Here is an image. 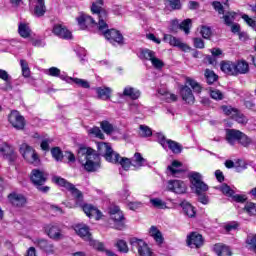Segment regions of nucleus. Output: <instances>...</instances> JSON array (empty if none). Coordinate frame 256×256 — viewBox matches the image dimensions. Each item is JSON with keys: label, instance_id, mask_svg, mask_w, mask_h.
Returning <instances> with one entry per match:
<instances>
[{"label": "nucleus", "instance_id": "nucleus-5", "mask_svg": "<svg viewBox=\"0 0 256 256\" xmlns=\"http://www.w3.org/2000/svg\"><path fill=\"white\" fill-rule=\"evenodd\" d=\"M97 150L100 155H104L106 161L108 163H118L119 162V153L113 151L111 145L106 142H98L97 143Z\"/></svg>", "mask_w": 256, "mask_h": 256}, {"label": "nucleus", "instance_id": "nucleus-9", "mask_svg": "<svg viewBox=\"0 0 256 256\" xmlns=\"http://www.w3.org/2000/svg\"><path fill=\"white\" fill-rule=\"evenodd\" d=\"M8 121L10 125H12V127L18 131L25 129V118L17 110H13L9 114Z\"/></svg>", "mask_w": 256, "mask_h": 256}, {"label": "nucleus", "instance_id": "nucleus-38", "mask_svg": "<svg viewBox=\"0 0 256 256\" xmlns=\"http://www.w3.org/2000/svg\"><path fill=\"white\" fill-rule=\"evenodd\" d=\"M155 52L153 50L150 49H144L140 51V59H145L146 61H152L154 56H155Z\"/></svg>", "mask_w": 256, "mask_h": 256}, {"label": "nucleus", "instance_id": "nucleus-22", "mask_svg": "<svg viewBox=\"0 0 256 256\" xmlns=\"http://www.w3.org/2000/svg\"><path fill=\"white\" fill-rule=\"evenodd\" d=\"M175 29H181L186 35H189V30L191 29V19H186L179 24V20H172V31Z\"/></svg>", "mask_w": 256, "mask_h": 256}, {"label": "nucleus", "instance_id": "nucleus-13", "mask_svg": "<svg viewBox=\"0 0 256 256\" xmlns=\"http://www.w3.org/2000/svg\"><path fill=\"white\" fill-rule=\"evenodd\" d=\"M168 191H172V193H177L178 195H182L187 191V185L185 182L181 180H169L167 184Z\"/></svg>", "mask_w": 256, "mask_h": 256}, {"label": "nucleus", "instance_id": "nucleus-23", "mask_svg": "<svg viewBox=\"0 0 256 256\" xmlns=\"http://www.w3.org/2000/svg\"><path fill=\"white\" fill-rule=\"evenodd\" d=\"M241 135V131L236 129H228L226 130V141L229 145H235L239 143V137Z\"/></svg>", "mask_w": 256, "mask_h": 256}, {"label": "nucleus", "instance_id": "nucleus-51", "mask_svg": "<svg viewBox=\"0 0 256 256\" xmlns=\"http://www.w3.org/2000/svg\"><path fill=\"white\" fill-rule=\"evenodd\" d=\"M20 65L23 77H29L31 75V70H29V64L27 63V61L20 60Z\"/></svg>", "mask_w": 256, "mask_h": 256}, {"label": "nucleus", "instance_id": "nucleus-17", "mask_svg": "<svg viewBox=\"0 0 256 256\" xmlns=\"http://www.w3.org/2000/svg\"><path fill=\"white\" fill-rule=\"evenodd\" d=\"M31 181L34 185H44V183L47 181V173L39 169H34L31 172Z\"/></svg>", "mask_w": 256, "mask_h": 256}, {"label": "nucleus", "instance_id": "nucleus-15", "mask_svg": "<svg viewBox=\"0 0 256 256\" xmlns=\"http://www.w3.org/2000/svg\"><path fill=\"white\" fill-rule=\"evenodd\" d=\"M0 153L4 159H7L10 162L15 161L17 159V154H15V150L9 145L7 142H3L0 145Z\"/></svg>", "mask_w": 256, "mask_h": 256}, {"label": "nucleus", "instance_id": "nucleus-47", "mask_svg": "<svg viewBox=\"0 0 256 256\" xmlns=\"http://www.w3.org/2000/svg\"><path fill=\"white\" fill-rule=\"evenodd\" d=\"M89 135H94L98 139H105V134L101 131L99 127H93L88 130Z\"/></svg>", "mask_w": 256, "mask_h": 256}, {"label": "nucleus", "instance_id": "nucleus-20", "mask_svg": "<svg viewBox=\"0 0 256 256\" xmlns=\"http://www.w3.org/2000/svg\"><path fill=\"white\" fill-rule=\"evenodd\" d=\"M53 33L57 37H60V39H72L73 38V34H71V31H69L67 28H65L61 24L54 25Z\"/></svg>", "mask_w": 256, "mask_h": 256}, {"label": "nucleus", "instance_id": "nucleus-16", "mask_svg": "<svg viewBox=\"0 0 256 256\" xmlns=\"http://www.w3.org/2000/svg\"><path fill=\"white\" fill-rule=\"evenodd\" d=\"M74 231L78 236L81 237V239H83L84 241H87L88 243L89 241H91V239H93V236L91 235V231L89 230V226L85 224H77L74 227Z\"/></svg>", "mask_w": 256, "mask_h": 256}, {"label": "nucleus", "instance_id": "nucleus-48", "mask_svg": "<svg viewBox=\"0 0 256 256\" xmlns=\"http://www.w3.org/2000/svg\"><path fill=\"white\" fill-rule=\"evenodd\" d=\"M224 23L225 25L231 26L233 25V22L235 21V12H227L224 16Z\"/></svg>", "mask_w": 256, "mask_h": 256}, {"label": "nucleus", "instance_id": "nucleus-42", "mask_svg": "<svg viewBox=\"0 0 256 256\" xmlns=\"http://www.w3.org/2000/svg\"><path fill=\"white\" fill-rule=\"evenodd\" d=\"M100 127L106 135H111V133L115 131V127H113V124L109 123V121H102Z\"/></svg>", "mask_w": 256, "mask_h": 256}, {"label": "nucleus", "instance_id": "nucleus-11", "mask_svg": "<svg viewBox=\"0 0 256 256\" xmlns=\"http://www.w3.org/2000/svg\"><path fill=\"white\" fill-rule=\"evenodd\" d=\"M45 233L48 235L50 239H53L54 241H61L65 237L63 235V231L61 228H59V225L57 224H48L44 227Z\"/></svg>", "mask_w": 256, "mask_h": 256}, {"label": "nucleus", "instance_id": "nucleus-1", "mask_svg": "<svg viewBox=\"0 0 256 256\" xmlns=\"http://www.w3.org/2000/svg\"><path fill=\"white\" fill-rule=\"evenodd\" d=\"M53 183H56V185H59L60 187H64L68 191H70L71 195L75 199V207H81L87 215V217L96 219V221H99L101 217H103V213L97 209V207L91 205V204H83V193L79 191V189L75 188V185L67 182L65 178H61L59 176H54L52 178Z\"/></svg>", "mask_w": 256, "mask_h": 256}, {"label": "nucleus", "instance_id": "nucleus-31", "mask_svg": "<svg viewBox=\"0 0 256 256\" xmlns=\"http://www.w3.org/2000/svg\"><path fill=\"white\" fill-rule=\"evenodd\" d=\"M123 95L125 97H130V99H137L141 97V92L131 86H127L124 88Z\"/></svg>", "mask_w": 256, "mask_h": 256}, {"label": "nucleus", "instance_id": "nucleus-18", "mask_svg": "<svg viewBox=\"0 0 256 256\" xmlns=\"http://www.w3.org/2000/svg\"><path fill=\"white\" fill-rule=\"evenodd\" d=\"M76 20L80 29H87V27H95L97 25L95 20L87 14H80Z\"/></svg>", "mask_w": 256, "mask_h": 256}, {"label": "nucleus", "instance_id": "nucleus-27", "mask_svg": "<svg viewBox=\"0 0 256 256\" xmlns=\"http://www.w3.org/2000/svg\"><path fill=\"white\" fill-rule=\"evenodd\" d=\"M131 161L134 169H141V167H145L146 160L141 156V153H135L131 158Z\"/></svg>", "mask_w": 256, "mask_h": 256}, {"label": "nucleus", "instance_id": "nucleus-14", "mask_svg": "<svg viewBox=\"0 0 256 256\" xmlns=\"http://www.w3.org/2000/svg\"><path fill=\"white\" fill-rule=\"evenodd\" d=\"M186 242L191 249H199L203 247V236L197 232H192L187 236Z\"/></svg>", "mask_w": 256, "mask_h": 256}, {"label": "nucleus", "instance_id": "nucleus-50", "mask_svg": "<svg viewBox=\"0 0 256 256\" xmlns=\"http://www.w3.org/2000/svg\"><path fill=\"white\" fill-rule=\"evenodd\" d=\"M244 211H246V213L248 215H256V204L253 202H247L245 207H244Z\"/></svg>", "mask_w": 256, "mask_h": 256}, {"label": "nucleus", "instance_id": "nucleus-56", "mask_svg": "<svg viewBox=\"0 0 256 256\" xmlns=\"http://www.w3.org/2000/svg\"><path fill=\"white\" fill-rule=\"evenodd\" d=\"M150 203L153 207H157V209H165V202L159 198L150 199Z\"/></svg>", "mask_w": 256, "mask_h": 256}, {"label": "nucleus", "instance_id": "nucleus-25", "mask_svg": "<svg viewBox=\"0 0 256 256\" xmlns=\"http://www.w3.org/2000/svg\"><path fill=\"white\" fill-rule=\"evenodd\" d=\"M220 69L226 75H237V70H235V63L232 61H222L220 63Z\"/></svg>", "mask_w": 256, "mask_h": 256}, {"label": "nucleus", "instance_id": "nucleus-37", "mask_svg": "<svg viewBox=\"0 0 256 256\" xmlns=\"http://www.w3.org/2000/svg\"><path fill=\"white\" fill-rule=\"evenodd\" d=\"M167 147L170 149V151H172V153H175V154H179L182 151V148H181L180 144L177 143L176 141L171 140V139L167 140L166 148Z\"/></svg>", "mask_w": 256, "mask_h": 256}, {"label": "nucleus", "instance_id": "nucleus-49", "mask_svg": "<svg viewBox=\"0 0 256 256\" xmlns=\"http://www.w3.org/2000/svg\"><path fill=\"white\" fill-rule=\"evenodd\" d=\"M116 247L120 253H129V246H127V242H125V240H118Z\"/></svg>", "mask_w": 256, "mask_h": 256}, {"label": "nucleus", "instance_id": "nucleus-3", "mask_svg": "<svg viewBox=\"0 0 256 256\" xmlns=\"http://www.w3.org/2000/svg\"><path fill=\"white\" fill-rule=\"evenodd\" d=\"M78 161L89 173L97 171L101 167V158L92 148L80 147L78 150Z\"/></svg>", "mask_w": 256, "mask_h": 256}, {"label": "nucleus", "instance_id": "nucleus-21", "mask_svg": "<svg viewBox=\"0 0 256 256\" xmlns=\"http://www.w3.org/2000/svg\"><path fill=\"white\" fill-rule=\"evenodd\" d=\"M10 203L14 205V207H24L27 203V198L23 196V194H19L17 192H13L8 196Z\"/></svg>", "mask_w": 256, "mask_h": 256}, {"label": "nucleus", "instance_id": "nucleus-64", "mask_svg": "<svg viewBox=\"0 0 256 256\" xmlns=\"http://www.w3.org/2000/svg\"><path fill=\"white\" fill-rule=\"evenodd\" d=\"M0 79H2V81H5V83H9L11 81V76L7 71L0 69Z\"/></svg>", "mask_w": 256, "mask_h": 256}, {"label": "nucleus", "instance_id": "nucleus-8", "mask_svg": "<svg viewBox=\"0 0 256 256\" xmlns=\"http://www.w3.org/2000/svg\"><path fill=\"white\" fill-rule=\"evenodd\" d=\"M109 215L112 221H114V226L116 229L121 230L123 227H125V216L123 215V211H121L119 206H110Z\"/></svg>", "mask_w": 256, "mask_h": 256}, {"label": "nucleus", "instance_id": "nucleus-36", "mask_svg": "<svg viewBox=\"0 0 256 256\" xmlns=\"http://www.w3.org/2000/svg\"><path fill=\"white\" fill-rule=\"evenodd\" d=\"M181 207L188 217H195V207L191 205L189 202H182Z\"/></svg>", "mask_w": 256, "mask_h": 256}, {"label": "nucleus", "instance_id": "nucleus-7", "mask_svg": "<svg viewBox=\"0 0 256 256\" xmlns=\"http://www.w3.org/2000/svg\"><path fill=\"white\" fill-rule=\"evenodd\" d=\"M189 180L197 195H201V193L208 191L209 186L203 182V176L199 172H190Z\"/></svg>", "mask_w": 256, "mask_h": 256}, {"label": "nucleus", "instance_id": "nucleus-40", "mask_svg": "<svg viewBox=\"0 0 256 256\" xmlns=\"http://www.w3.org/2000/svg\"><path fill=\"white\" fill-rule=\"evenodd\" d=\"M204 75L208 85H212V83L217 81V74L213 70L206 69Z\"/></svg>", "mask_w": 256, "mask_h": 256}, {"label": "nucleus", "instance_id": "nucleus-43", "mask_svg": "<svg viewBox=\"0 0 256 256\" xmlns=\"http://www.w3.org/2000/svg\"><path fill=\"white\" fill-rule=\"evenodd\" d=\"M186 83L192 87L193 91L195 93H201L202 87L201 84L198 83L197 81L191 79V78H186Z\"/></svg>", "mask_w": 256, "mask_h": 256}, {"label": "nucleus", "instance_id": "nucleus-2", "mask_svg": "<svg viewBox=\"0 0 256 256\" xmlns=\"http://www.w3.org/2000/svg\"><path fill=\"white\" fill-rule=\"evenodd\" d=\"M91 12L96 13L98 15V30L103 33L105 39L112 44L118 43L121 45L123 43V35L116 29H110L107 21L109 19V15L107 14V10H101V6H97L96 3L91 6Z\"/></svg>", "mask_w": 256, "mask_h": 256}, {"label": "nucleus", "instance_id": "nucleus-6", "mask_svg": "<svg viewBox=\"0 0 256 256\" xmlns=\"http://www.w3.org/2000/svg\"><path fill=\"white\" fill-rule=\"evenodd\" d=\"M130 245L132 247V251H137L139 256H153V250H151L149 244L141 239L132 238L130 240Z\"/></svg>", "mask_w": 256, "mask_h": 256}, {"label": "nucleus", "instance_id": "nucleus-4", "mask_svg": "<svg viewBox=\"0 0 256 256\" xmlns=\"http://www.w3.org/2000/svg\"><path fill=\"white\" fill-rule=\"evenodd\" d=\"M19 151L27 163L35 166L39 165L41 160L39 159V154H37V151H35L33 147L29 146L27 143H22Z\"/></svg>", "mask_w": 256, "mask_h": 256}, {"label": "nucleus", "instance_id": "nucleus-41", "mask_svg": "<svg viewBox=\"0 0 256 256\" xmlns=\"http://www.w3.org/2000/svg\"><path fill=\"white\" fill-rule=\"evenodd\" d=\"M238 143L242 145V147H249V145L253 143V140H251L245 133L240 132Z\"/></svg>", "mask_w": 256, "mask_h": 256}, {"label": "nucleus", "instance_id": "nucleus-61", "mask_svg": "<svg viewBox=\"0 0 256 256\" xmlns=\"http://www.w3.org/2000/svg\"><path fill=\"white\" fill-rule=\"evenodd\" d=\"M230 197L232 201H235L236 203H245V201H247V196L245 195L232 194Z\"/></svg>", "mask_w": 256, "mask_h": 256}, {"label": "nucleus", "instance_id": "nucleus-62", "mask_svg": "<svg viewBox=\"0 0 256 256\" xmlns=\"http://www.w3.org/2000/svg\"><path fill=\"white\" fill-rule=\"evenodd\" d=\"M247 243L252 251L256 253V234L247 238Z\"/></svg>", "mask_w": 256, "mask_h": 256}, {"label": "nucleus", "instance_id": "nucleus-58", "mask_svg": "<svg viewBox=\"0 0 256 256\" xmlns=\"http://www.w3.org/2000/svg\"><path fill=\"white\" fill-rule=\"evenodd\" d=\"M156 137H157L158 143H160L163 149H167V141H169V139L165 138V135L161 133H157Z\"/></svg>", "mask_w": 256, "mask_h": 256}, {"label": "nucleus", "instance_id": "nucleus-39", "mask_svg": "<svg viewBox=\"0 0 256 256\" xmlns=\"http://www.w3.org/2000/svg\"><path fill=\"white\" fill-rule=\"evenodd\" d=\"M179 167H181V162L175 160L172 162L171 166H168V171H170L171 175L177 177L178 173H181V169H179Z\"/></svg>", "mask_w": 256, "mask_h": 256}, {"label": "nucleus", "instance_id": "nucleus-54", "mask_svg": "<svg viewBox=\"0 0 256 256\" xmlns=\"http://www.w3.org/2000/svg\"><path fill=\"white\" fill-rule=\"evenodd\" d=\"M200 33L204 39H209L213 32L211 31V27L209 26H202Z\"/></svg>", "mask_w": 256, "mask_h": 256}, {"label": "nucleus", "instance_id": "nucleus-59", "mask_svg": "<svg viewBox=\"0 0 256 256\" xmlns=\"http://www.w3.org/2000/svg\"><path fill=\"white\" fill-rule=\"evenodd\" d=\"M166 5H169L171 9H181V2L179 0H164Z\"/></svg>", "mask_w": 256, "mask_h": 256}, {"label": "nucleus", "instance_id": "nucleus-24", "mask_svg": "<svg viewBox=\"0 0 256 256\" xmlns=\"http://www.w3.org/2000/svg\"><path fill=\"white\" fill-rule=\"evenodd\" d=\"M180 94L183 101H185L189 105L195 103V96L193 95V91H191V88H189L188 86H183L180 89Z\"/></svg>", "mask_w": 256, "mask_h": 256}, {"label": "nucleus", "instance_id": "nucleus-19", "mask_svg": "<svg viewBox=\"0 0 256 256\" xmlns=\"http://www.w3.org/2000/svg\"><path fill=\"white\" fill-rule=\"evenodd\" d=\"M62 81H65L66 83H75L78 87H82V89H89L91 85L89 84V81L81 78H73L69 77L67 75L60 76Z\"/></svg>", "mask_w": 256, "mask_h": 256}, {"label": "nucleus", "instance_id": "nucleus-12", "mask_svg": "<svg viewBox=\"0 0 256 256\" xmlns=\"http://www.w3.org/2000/svg\"><path fill=\"white\" fill-rule=\"evenodd\" d=\"M163 41L165 43H169V45H171V47H178V49H180L181 51H184V52L191 51V47H189V45L185 44L179 38H177L171 34H165Z\"/></svg>", "mask_w": 256, "mask_h": 256}, {"label": "nucleus", "instance_id": "nucleus-10", "mask_svg": "<svg viewBox=\"0 0 256 256\" xmlns=\"http://www.w3.org/2000/svg\"><path fill=\"white\" fill-rule=\"evenodd\" d=\"M222 111L225 115H228V117L235 119V121H237V123H240L241 125L247 124V117H245L243 114L239 113V110H237L231 106H222Z\"/></svg>", "mask_w": 256, "mask_h": 256}, {"label": "nucleus", "instance_id": "nucleus-60", "mask_svg": "<svg viewBox=\"0 0 256 256\" xmlns=\"http://www.w3.org/2000/svg\"><path fill=\"white\" fill-rule=\"evenodd\" d=\"M51 143H53V139L51 138L43 139L40 144L42 151H49V145H51Z\"/></svg>", "mask_w": 256, "mask_h": 256}, {"label": "nucleus", "instance_id": "nucleus-26", "mask_svg": "<svg viewBox=\"0 0 256 256\" xmlns=\"http://www.w3.org/2000/svg\"><path fill=\"white\" fill-rule=\"evenodd\" d=\"M236 75H245L249 73V63L245 60H239L235 63Z\"/></svg>", "mask_w": 256, "mask_h": 256}, {"label": "nucleus", "instance_id": "nucleus-57", "mask_svg": "<svg viewBox=\"0 0 256 256\" xmlns=\"http://www.w3.org/2000/svg\"><path fill=\"white\" fill-rule=\"evenodd\" d=\"M88 243H90V245L93 246L94 249H97L98 251H105V244L93 240V238H91V241H89Z\"/></svg>", "mask_w": 256, "mask_h": 256}, {"label": "nucleus", "instance_id": "nucleus-45", "mask_svg": "<svg viewBox=\"0 0 256 256\" xmlns=\"http://www.w3.org/2000/svg\"><path fill=\"white\" fill-rule=\"evenodd\" d=\"M210 97L215 101H221L225 95L219 89H210Z\"/></svg>", "mask_w": 256, "mask_h": 256}, {"label": "nucleus", "instance_id": "nucleus-35", "mask_svg": "<svg viewBox=\"0 0 256 256\" xmlns=\"http://www.w3.org/2000/svg\"><path fill=\"white\" fill-rule=\"evenodd\" d=\"M121 165L122 169H124V171H129V169L132 166V161L131 159L129 158H122L120 155H119V158H118V162L114 163V165Z\"/></svg>", "mask_w": 256, "mask_h": 256}, {"label": "nucleus", "instance_id": "nucleus-29", "mask_svg": "<svg viewBox=\"0 0 256 256\" xmlns=\"http://www.w3.org/2000/svg\"><path fill=\"white\" fill-rule=\"evenodd\" d=\"M47 11L45 7V0H36V5L34 8L35 17H43Z\"/></svg>", "mask_w": 256, "mask_h": 256}, {"label": "nucleus", "instance_id": "nucleus-63", "mask_svg": "<svg viewBox=\"0 0 256 256\" xmlns=\"http://www.w3.org/2000/svg\"><path fill=\"white\" fill-rule=\"evenodd\" d=\"M128 208L131 211H137V209H141V207H143V203L136 201V202H128Z\"/></svg>", "mask_w": 256, "mask_h": 256}, {"label": "nucleus", "instance_id": "nucleus-32", "mask_svg": "<svg viewBox=\"0 0 256 256\" xmlns=\"http://www.w3.org/2000/svg\"><path fill=\"white\" fill-rule=\"evenodd\" d=\"M149 234L150 237H153V239L156 241L158 245H161V243H163V234H161V231H159L157 227L151 226Z\"/></svg>", "mask_w": 256, "mask_h": 256}, {"label": "nucleus", "instance_id": "nucleus-46", "mask_svg": "<svg viewBox=\"0 0 256 256\" xmlns=\"http://www.w3.org/2000/svg\"><path fill=\"white\" fill-rule=\"evenodd\" d=\"M139 129L140 137H151V135H153V131L151 128H149V126L140 125Z\"/></svg>", "mask_w": 256, "mask_h": 256}, {"label": "nucleus", "instance_id": "nucleus-30", "mask_svg": "<svg viewBox=\"0 0 256 256\" xmlns=\"http://www.w3.org/2000/svg\"><path fill=\"white\" fill-rule=\"evenodd\" d=\"M214 252L218 256H230L231 255V249H229L228 246L223 244H216L214 245Z\"/></svg>", "mask_w": 256, "mask_h": 256}, {"label": "nucleus", "instance_id": "nucleus-55", "mask_svg": "<svg viewBox=\"0 0 256 256\" xmlns=\"http://www.w3.org/2000/svg\"><path fill=\"white\" fill-rule=\"evenodd\" d=\"M221 191L224 195H226V197H233V195H235V191H233V189H231V187H229L227 184H223L221 186Z\"/></svg>", "mask_w": 256, "mask_h": 256}, {"label": "nucleus", "instance_id": "nucleus-53", "mask_svg": "<svg viewBox=\"0 0 256 256\" xmlns=\"http://www.w3.org/2000/svg\"><path fill=\"white\" fill-rule=\"evenodd\" d=\"M48 75H50V77H59L61 79V76L63 75H67L65 73L61 74V70L57 67H51L50 69H48Z\"/></svg>", "mask_w": 256, "mask_h": 256}, {"label": "nucleus", "instance_id": "nucleus-34", "mask_svg": "<svg viewBox=\"0 0 256 256\" xmlns=\"http://www.w3.org/2000/svg\"><path fill=\"white\" fill-rule=\"evenodd\" d=\"M18 33L24 39H27L28 37H30L31 36V28L29 27V24L20 23L18 26Z\"/></svg>", "mask_w": 256, "mask_h": 256}, {"label": "nucleus", "instance_id": "nucleus-44", "mask_svg": "<svg viewBox=\"0 0 256 256\" xmlns=\"http://www.w3.org/2000/svg\"><path fill=\"white\" fill-rule=\"evenodd\" d=\"M51 155L55 161H63V151H61V148L54 147L51 149Z\"/></svg>", "mask_w": 256, "mask_h": 256}, {"label": "nucleus", "instance_id": "nucleus-28", "mask_svg": "<svg viewBox=\"0 0 256 256\" xmlns=\"http://www.w3.org/2000/svg\"><path fill=\"white\" fill-rule=\"evenodd\" d=\"M38 247H40V249L45 251V253L48 255H53V253H55V246L47 240H39Z\"/></svg>", "mask_w": 256, "mask_h": 256}, {"label": "nucleus", "instance_id": "nucleus-52", "mask_svg": "<svg viewBox=\"0 0 256 256\" xmlns=\"http://www.w3.org/2000/svg\"><path fill=\"white\" fill-rule=\"evenodd\" d=\"M150 62L155 69H163V67H165V62H163V60L157 58V55H155L154 58H152V60H150Z\"/></svg>", "mask_w": 256, "mask_h": 256}, {"label": "nucleus", "instance_id": "nucleus-33", "mask_svg": "<svg viewBox=\"0 0 256 256\" xmlns=\"http://www.w3.org/2000/svg\"><path fill=\"white\" fill-rule=\"evenodd\" d=\"M96 93H97L99 99H103L104 101H107V99L111 98V88H109V87L96 88Z\"/></svg>", "mask_w": 256, "mask_h": 256}]
</instances>
